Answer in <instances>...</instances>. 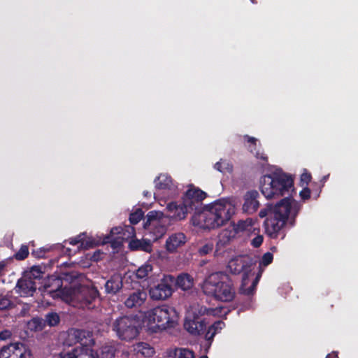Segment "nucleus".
Returning a JSON list of instances; mask_svg holds the SVG:
<instances>
[{
    "label": "nucleus",
    "instance_id": "603ef678",
    "mask_svg": "<svg viewBox=\"0 0 358 358\" xmlns=\"http://www.w3.org/2000/svg\"><path fill=\"white\" fill-rule=\"evenodd\" d=\"M311 190L310 188L306 187L299 193L301 199L306 200L310 197Z\"/></svg>",
    "mask_w": 358,
    "mask_h": 358
},
{
    "label": "nucleus",
    "instance_id": "49530a36",
    "mask_svg": "<svg viewBox=\"0 0 358 358\" xmlns=\"http://www.w3.org/2000/svg\"><path fill=\"white\" fill-rule=\"evenodd\" d=\"M311 174L307 171H305L301 175V185H307L311 180Z\"/></svg>",
    "mask_w": 358,
    "mask_h": 358
},
{
    "label": "nucleus",
    "instance_id": "f3484780",
    "mask_svg": "<svg viewBox=\"0 0 358 358\" xmlns=\"http://www.w3.org/2000/svg\"><path fill=\"white\" fill-rule=\"evenodd\" d=\"M122 280L120 275H113L105 283L107 294L114 295L122 288Z\"/></svg>",
    "mask_w": 358,
    "mask_h": 358
},
{
    "label": "nucleus",
    "instance_id": "e433bc0d",
    "mask_svg": "<svg viewBox=\"0 0 358 358\" xmlns=\"http://www.w3.org/2000/svg\"><path fill=\"white\" fill-rule=\"evenodd\" d=\"M14 307L15 303L11 300L10 296H2L0 297V310H8Z\"/></svg>",
    "mask_w": 358,
    "mask_h": 358
},
{
    "label": "nucleus",
    "instance_id": "f704fd0d",
    "mask_svg": "<svg viewBox=\"0 0 358 358\" xmlns=\"http://www.w3.org/2000/svg\"><path fill=\"white\" fill-rule=\"evenodd\" d=\"M44 322H45V326L55 327L59 323L60 317L57 313H48L45 315Z\"/></svg>",
    "mask_w": 358,
    "mask_h": 358
},
{
    "label": "nucleus",
    "instance_id": "393cba45",
    "mask_svg": "<svg viewBox=\"0 0 358 358\" xmlns=\"http://www.w3.org/2000/svg\"><path fill=\"white\" fill-rule=\"evenodd\" d=\"M134 351L144 357H152L155 353L154 348L147 343L141 342L134 345Z\"/></svg>",
    "mask_w": 358,
    "mask_h": 358
},
{
    "label": "nucleus",
    "instance_id": "7ed1b4c3",
    "mask_svg": "<svg viewBox=\"0 0 358 358\" xmlns=\"http://www.w3.org/2000/svg\"><path fill=\"white\" fill-rule=\"evenodd\" d=\"M203 293L217 301L230 302L236 296L233 282L224 272H215L209 275L202 285Z\"/></svg>",
    "mask_w": 358,
    "mask_h": 358
},
{
    "label": "nucleus",
    "instance_id": "ea45409f",
    "mask_svg": "<svg viewBox=\"0 0 358 358\" xmlns=\"http://www.w3.org/2000/svg\"><path fill=\"white\" fill-rule=\"evenodd\" d=\"M29 248L27 245H22L19 250L13 255V258L18 261L24 260L29 255Z\"/></svg>",
    "mask_w": 358,
    "mask_h": 358
},
{
    "label": "nucleus",
    "instance_id": "a211bd4d",
    "mask_svg": "<svg viewBox=\"0 0 358 358\" xmlns=\"http://www.w3.org/2000/svg\"><path fill=\"white\" fill-rule=\"evenodd\" d=\"M129 248L131 251L150 252L152 250V245L150 239L132 238L129 243Z\"/></svg>",
    "mask_w": 358,
    "mask_h": 358
},
{
    "label": "nucleus",
    "instance_id": "de8ad7c7",
    "mask_svg": "<svg viewBox=\"0 0 358 358\" xmlns=\"http://www.w3.org/2000/svg\"><path fill=\"white\" fill-rule=\"evenodd\" d=\"M231 227L235 228L238 234L239 231H245L246 229L247 224L245 221L239 220L237 224L233 223V224H231Z\"/></svg>",
    "mask_w": 358,
    "mask_h": 358
},
{
    "label": "nucleus",
    "instance_id": "f03ea898",
    "mask_svg": "<svg viewBox=\"0 0 358 358\" xmlns=\"http://www.w3.org/2000/svg\"><path fill=\"white\" fill-rule=\"evenodd\" d=\"M207 194L190 185L182 196L190 209L195 210L192 217V224L203 229H214L227 224L235 213V206L227 199H218L199 211L202 201Z\"/></svg>",
    "mask_w": 358,
    "mask_h": 358
},
{
    "label": "nucleus",
    "instance_id": "8fccbe9b",
    "mask_svg": "<svg viewBox=\"0 0 358 358\" xmlns=\"http://www.w3.org/2000/svg\"><path fill=\"white\" fill-rule=\"evenodd\" d=\"M216 335V332L215 331H213L211 329H210L208 327L206 334H205V339L208 341V347L210 346L213 341V338H214V336Z\"/></svg>",
    "mask_w": 358,
    "mask_h": 358
},
{
    "label": "nucleus",
    "instance_id": "4be33fe9",
    "mask_svg": "<svg viewBox=\"0 0 358 358\" xmlns=\"http://www.w3.org/2000/svg\"><path fill=\"white\" fill-rule=\"evenodd\" d=\"M236 234L237 231L235 228L231 227L230 225L219 234L217 245L220 246H225L236 237Z\"/></svg>",
    "mask_w": 358,
    "mask_h": 358
},
{
    "label": "nucleus",
    "instance_id": "a878e982",
    "mask_svg": "<svg viewBox=\"0 0 358 358\" xmlns=\"http://www.w3.org/2000/svg\"><path fill=\"white\" fill-rule=\"evenodd\" d=\"M155 187L158 189H170L172 183V178L166 174H160L155 178Z\"/></svg>",
    "mask_w": 358,
    "mask_h": 358
},
{
    "label": "nucleus",
    "instance_id": "4468645a",
    "mask_svg": "<svg viewBox=\"0 0 358 358\" xmlns=\"http://www.w3.org/2000/svg\"><path fill=\"white\" fill-rule=\"evenodd\" d=\"M15 292L19 294L22 297H27L33 296L36 290V282L31 280L29 277L23 275L20 278L15 287Z\"/></svg>",
    "mask_w": 358,
    "mask_h": 358
},
{
    "label": "nucleus",
    "instance_id": "a18cd8bd",
    "mask_svg": "<svg viewBox=\"0 0 358 358\" xmlns=\"http://www.w3.org/2000/svg\"><path fill=\"white\" fill-rule=\"evenodd\" d=\"M225 327L224 322L218 320L215 322L211 326L209 327L213 331L216 332V334Z\"/></svg>",
    "mask_w": 358,
    "mask_h": 358
},
{
    "label": "nucleus",
    "instance_id": "1a4fd4ad",
    "mask_svg": "<svg viewBox=\"0 0 358 358\" xmlns=\"http://www.w3.org/2000/svg\"><path fill=\"white\" fill-rule=\"evenodd\" d=\"M91 337L92 334L88 331L71 328L66 331L64 343L69 346L80 343L81 346H84L90 344L93 341Z\"/></svg>",
    "mask_w": 358,
    "mask_h": 358
},
{
    "label": "nucleus",
    "instance_id": "3c124183",
    "mask_svg": "<svg viewBox=\"0 0 358 358\" xmlns=\"http://www.w3.org/2000/svg\"><path fill=\"white\" fill-rule=\"evenodd\" d=\"M263 240V236L262 235H258L251 241V245L254 248H259L262 244Z\"/></svg>",
    "mask_w": 358,
    "mask_h": 358
},
{
    "label": "nucleus",
    "instance_id": "423d86ee",
    "mask_svg": "<svg viewBox=\"0 0 358 358\" xmlns=\"http://www.w3.org/2000/svg\"><path fill=\"white\" fill-rule=\"evenodd\" d=\"M257 261L249 255H238L233 257L228 262L227 267L233 274L243 273V282L247 280L248 273L255 268Z\"/></svg>",
    "mask_w": 358,
    "mask_h": 358
},
{
    "label": "nucleus",
    "instance_id": "4c0bfd02",
    "mask_svg": "<svg viewBox=\"0 0 358 358\" xmlns=\"http://www.w3.org/2000/svg\"><path fill=\"white\" fill-rule=\"evenodd\" d=\"M243 138L248 143H249L248 148V151L252 154L255 153V152L258 149L259 147V143H257L259 142L258 139L255 137L250 136L249 135H244Z\"/></svg>",
    "mask_w": 358,
    "mask_h": 358
},
{
    "label": "nucleus",
    "instance_id": "aec40b11",
    "mask_svg": "<svg viewBox=\"0 0 358 358\" xmlns=\"http://www.w3.org/2000/svg\"><path fill=\"white\" fill-rule=\"evenodd\" d=\"M250 273H248L247 280L245 282H243V278L241 280V285L239 288V293L241 294H243L247 296H253L256 291V287L259 282V275H257L256 278L253 280L252 284L248 287H246L249 283V276Z\"/></svg>",
    "mask_w": 358,
    "mask_h": 358
},
{
    "label": "nucleus",
    "instance_id": "72a5a7b5",
    "mask_svg": "<svg viewBox=\"0 0 358 358\" xmlns=\"http://www.w3.org/2000/svg\"><path fill=\"white\" fill-rule=\"evenodd\" d=\"M172 352L169 357H171ZM174 358H195L194 353L192 350L187 348H177L173 352Z\"/></svg>",
    "mask_w": 358,
    "mask_h": 358
},
{
    "label": "nucleus",
    "instance_id": "c03bdc74",
    "mask_svg": "<svg viewBox=\"0 0 358 358\" xmlns=\"http://www.w3.org/2000/svg\"><path fill=\"white\" fill-rule=\"evenodd\" d=\"M48 251H49L48 249H46L44 248H41L38 250H34L31 252V255L36 258H38V259L44 258L45 253Z\"/></svg>",
    "mask_w": 358,
    "mask_h": 358
},
{
    "label": "nucleus",
    "instance_id": "7c9ffc66",
    "mask_svg": "<svg viewBox=\"0 0 358 358\" xmlns=\"http://www.w3.org/2000/svg\"><path fill=\"white\" fill-rule=\"evenodd\" d=\"M24 275L29 277L31 280L36 281L43 278V272L41 266H34L29 271L24 272Z\"/></svg>",
    "mask_w": 358,
    "mask_h": 358
},
{
    "label": "nucleus",
    "instance_id": "5fc2aeb1",
    "mask_svg": "<svg viewBox=\"0 0 358 358\" xmlns=\"http://www.w3.org/2000/svg\"><path fill=\"white\" fill-rule=\"evenodd\" d=\"M103 255V252H101L100 250H96L94 252L93 255L92 256L91 259L92 260L94 261V262H98L99 261L101 257V256Z\"/></svg>",
    "mask_w": 358,
    "mask_h": 358
},
{
    "label": "nucleus",
    "instance_id": "dca6fc26",
    "mask_svg": "<svg viewBox=\"0 0 358 358\" xmlns=\"http://www.w3.org/2000/svg\"><path fill=\"white\" fill-rule=\"evenodd\" d=\"M145 230V234L149 236L150 240L157 241L161 238L166 232V227L162 222H156L149 226L143 227Z\"/></svg>",
    "mask_w": 358,
    "mask_h": 358
},
{
    "label": "nucleus",
    "instance_id": "39448f33",
    "mask_svg": "<svg viewBox=\"0 0 358 358\" xmlns=\"http://www.w3.org/2000/svg\"><path fill=\"white\" fill-rule=\"evenodd\" d=\"M111 329L122 341H130L139 334L138 321L131 316L118 317L112 322Z\"/></svg>",
    "mask_w": 358,
    "mask_h": 358
},
{
    "label": "nucleus",
    "instance_id": "2eb2a0df",
    "mask_svg": "<svg viewBox=\"0 0 358 358\" xmlns=\"http://www.w3.org/2000/svg\"><path fill=\"white\" fill-rule=\"evenodd\" d=\"M147 292L143 289H137L131 293L124 301L127 308L141 307L147 299Z\"/></svg>",
    "mask_w": 358,
    "mask_h": 358
},
{
    "label": "nucleus",
    "instance_id": "680f3d73",
    "mask_svg": "<svg viewBox=\"0 0 358 358\" xmlns=\"http://www.w3.org/2000/svg\"><path fill=\"white\" fill-rule=\"evenodd\" d=\"M250 1H252V3H257L256 0H250Z\"/></svg>",
    "mask_w": 358,
    "mask_h": 358
},
{
    "label": "nucleus",
    "instance_id": "ddd939ff",
    "mask_svg": "<svg viewBox=\"0 0 358 358\" xmlns=\"http://www.w3.org/2000/svg\"><path fill=\"white\" fill-rule=\"evenodd\" d=\"M259 194L257 190H249L243 195L242 210L244 213L251 215L257 212L260 203Z\"/></svg>",
    "mask_w": 358,
    "mask_h": 358
},
{
    "label": "nucleus",
    "instance_id": "4d7b16f0",
    "mask_svg": "<svg viewBox=\"0 0 358 358\" xmlns=\"http://www.w3.org/2000/svg\"><path fill=\"white\" fill-rule=\"evenodd\" d=\"M6 267V264L4 262H0V275L2 274L3 271L4 270Z\"/></svg>",
    "mask_w": 358,
    "mask_h": 358
},
{
    "label": "nucleus",
    "instance_id": "bf43d9fd",
    "mask_svg": "<svg viewBox=\"0 0 358 358\" xmlns=\"http://www.w3.org/2000/svg\"><path fill=\"white\" fill-rule=\"evenodd\" d=\"M327 177H328V176L323 177V178H322L323 182H325V180H327Z\"/></svg>",
    "mask_w": 358,
    "mask_h": 358
},
{
    "label": "nucleus",
    "instance_id": "b1692460",
    "mask_svg": "<svg viewBox=\"0 0 358 358\" xmlns=\"http://www.w3.org/2000/svg\"><path fill=\"white\" fill-rule=\"evenodd\" d=\"M21 343H10L0 348V358H13Z\"/></svg>",
    "mask_w": 358,
    "mask_h": 358
},
{
    "label": "nucleus",
    "instance_id": "052dcab7",
    "mask_svg": "<svg viewBox=\"0 0 358 358\" xmlns=\"http://www.w3.org/2000/svg\"><path fill=\"white\" fill-rule=\"evenodd\" d=\"M199 358H208L206 355L201 356Z\"/></svg>",
    "mask_w": 358,
    "mask_h": 358
},
{
    "label": "nucleus",
    "instance_id": "9b49d317",
    "mask_svg": "<svg viewBox=\"0 0 358 358\" xmlns=\"http://www.w3.org/2000/svg\"><path fill=\"white\" fill-rule=\"evenodd\" d=\"M124 229L131 234V237L135 236V229L133 227L125 226L124 229L121 227H113L111 229L110 234L104 236L101 244L110 243L113 249L119 248L122 245L120 239L125 238L123 236H121V234H124L123 232Z\"/></svg>",
    "mask_w": 358,
    "mask_h": 358
},
{
    "label": "nucleus",
    "instance_id": "cd10ccee",
    "mask_svg": "<svg viewBox=\"0 0 358 358\" xmlns=\"http://www.w3.org/2000/svg\"><path fill=\"white\" fill-rule=\"evenodd\" d=\"M116 352V348L112 345H106L100 348L96 358H114Z\"/></svg>",
    "mask_w": 358,
    "mask_h": 358
},
{
    "label": "nucleus",
    "instance_id": "37998d69",
    "mask_svg": "<svg viewBox=\"0 0 358 358\" xmlns=\"http://www.w3.org/2000/svg\"><path fill=\"white\" fill-rule=\"evenodd\" d=\"M273 254L269 252H267L263 255L260 264L264 266H267L268 265L271 264V262H273Z\"/></svg>",
    "mask_w": 358,
    "mask_h": 358
},
{
    "label": "nucleus",
    "instance_id": "c85d7f7f",
    "mask_svg": "<svg viewBox=\"0 0 358 358\" xmlns=\"http://www.w3.org/2000/svg\"><path fill=\"white\" fill-rule=\"evenodd\" d=\"M13 358H33V355L31 350L21 343L17 351L13 355Z\"/></svg>",
    "mask_w": 358,
    "mask_h": 358
},
{
    "label": "nucleus",
    "instance_id": "f257e3e1",
    "mask_svg": "<svg viewBox=\"0 0 358 358\" xmlns=\"http://www.w3.org/2000/svg\"><path fill=\"white\" fill-rule=\"evenodd\" d=\"M259 189L268 199L288 194L274 206L268 204L259 213L261 218L266 217L264 222L266 232L271 238H275L286 224L289 215V224L294 226L295 218L301 210V204L291 197L290 193L294 190V179L290 175L282 172L266 174L260 178Z\"/></svg>",
    "mask_w": 358,
    "mask_h": 358
},
{
    "label": "nucleus",
    "instance_id": "6ab92c4d",
    "mask_svg": "<svg viewBox=\"0 0 358 358\" xmlns=\"http://www.w3.org/2000/svg\"><path fill=\"white\" fill-rule=\"evenodd\" d=\"M185 243V236L182 233L172 234L166 241V248L169 252H174Z\"/></svg>",
    "mask_w": 358,
    "mask_h": 358
},
{
    "label": "nucleus",
    "instance_id": "13d9d810",
    "mask_svg": "<svg viewBox=\"0 0 358 358\" xmlns=\"http://www.w3.org/2000/svg\"><path fill=\"white\" fill-rule=\"evenodd\" d=\"M143 195L145 197H150L151 196V192H148V191H144L143 192Z\"/></svg>",
    "mask_w": 358,
    "mask_h": 358
},
{
    "label": "nucleus",
    "instance_id": "0eeeda50",
    "mask_svg": "<svg viewBox=\"0 0 358 358\" xmlns=\"http://www.w3.org/2000/svg\"><path fill=\"white\" fill-rule=\"evenodd\" d=\"M98 296L99 292L95 287L80 286L73 290L71 298L79 303L80 308L92 309L95 306L93 303Z\"/></svg>",
    "mask_w": 358,
    "mask_h": 358
},
{
    "label": "nucleus",
    "instance_id": "473e14b6",
    "mask_svg": "<svg viewBox=\"0 0 358 358\" xmlns=\"http://www.w3.org/2000/svg\"><path fill=\"white\" fill-rule=\"evenodd\" d=\"M162 213L152 210L148 212V213L146 215V220L144 221L143 227L145 226H149L150 224H155L156 222H162L161 217H162Z\"/></svg>",
    "mask_w": 358,
    "mask_h": 358
},
{
    "label": "nucleus",
    "instance_id": "20e7f679",
    "mask_svg": "<svg viewBox=\"0 0 358 358\" xmlns=\"http://www.w3.org/2000/svg\"><path fill=\"white\" fill-rule=\"evenodd\" d=\"M148 329L157 332L174 327L178 320V314L171 306L163 305L148 310L145 315Z\"/></svg>",
    "mask_w": 358,
    "mask_h": 358
},
{
    "label": "nucleus",
    "instance_id": "f8f14e48",
    "mask_svg": "<svg viewBox=\"0 0 358 358\" xmlns=\"http://www.w3.org/2000/svg\"><path fill=\"white\" fill-rule=\"evenodd\" d=\"M166 210L169 212L168 217L175 221L185 220L187 214L194 210L187 206L184 199L180 203L175 201L170 202L166 206Z\"/></svg>",
    "mask_w": 358,
    "mask_h": 358
},
{
    "label": "nucleus",
    "instance_id": "2f4dec72",
    "mask_svg": "<svg viewBox=\"0 0 358 358\" xmlns=\"http://www.w3.org/2000/svg\"><path fill=\"white\" fill-rule=\"evenodd\" d=\"M29 329L34 331H42L45 327V322L41 317H33L28 322Z\"/></svg>",
    "mask_w": 358,
    "mask_h": 358
},
{
    "label": "nucleus",
    "instance_id": "c756f323",
    "mask_svg": "<svg viewBox=\"0 0 358 358\" xmlns=\"http://www.w3.org/2000/svg\"><path fill=\"white\" fill-rule=\"evenodd\" d=\"M214 169L222 173H231L233 171V165L227 160L221 159L215 164Z\"/></svg>",
    "mask_w": 358,
    "mask_h": 358
},
{
    "label": "nucleus",
    "instance_id": "bb28decb",
    "mask_svg": "<svg viewBox=\"0 0 358 358\" xmlns=\"http://www.w3.org/2000/svg\"><path fill=\"white\" fill-rule=\"evenodd\" d=\"M85 234H80L76 237L70 238L69 243L73 245H76L78 243L81 244L82 247L85 248H93L96 245L97 243H94L92 241H85L84 240Z\"/></svg>",
    "mask_w": 358,
    "mask_h": 358
},
{
    "label": "nucleus",
    "instance_id": "6e6552de",
    "mask_svg": "<svg viewBox=\"0 0 358 358\" xmlns=\"http://www.w3.org/2000/svg\"><path fill=\"white\" fill-rule=\"evenodd\" d=\"M175 278L171 275H165L159 283L150 289V296L154 300H165L172 295Z\"/></svg>",
    "mask_w": 358,
    "mask_h": 358
},
{
    "label": "nucleus",
    "instance_id": "e2e57ef3",
    "mask_svg": "<svg viewBox=\"0 0 358 358\" xmlns=\"http://www.w3.org/2000/svg\"><path fill=\"white\" fill-rule=\"evenodd\" d=\"M331 358H333V357H331Z\"/></svg>",
    "mask_w": 358,
    "mask_h": 358
},
{
    "label": "nucleus",
    "instance_id": "412c9836",
    "mask_svg": "<svg viewBox=\"0 0 358 358\" xmlns=\"http://www.w3.org/2000/svg\"><path fill=\"white\" fill-rule=\"evenodd\" d=\"M174 285L182 290H189L194 285V279L188 273H181L175 278Z\"/></svg>",
    "mask_w": 358,
    "mask_h": 358
},
{
    "label": "nucleus",
    "instance_id": "a19ab883",
    "mask_svg": "<svg viewBox=\"0 0 358 358\" xmlns=\"http://www.w3.org/2000/svg\"><path fill=\"white\" fill-rule=\"evenodd\" d=\"M144 216V212L141 208H137L134 212L131 213L129 215V221L131 224H136L138 223Z\"/></svg>",
    "mask_w": 358,
    "mask_h": 358
},
{
    "label": "nucleus",
    "instance_id": "9d476101",
    "mask_svg": "<svg viewBox=\"0 0 358 358\" xmlns=\"http://www.w3.org/2000/svg\"><path fill=\"white\" fill-rule=\"evenodd\" d=\"M206 317L201 315L189 313L185 320L184 328L187 331L193 336H199L203 334L207 326Z\"/></svg>",
    "mask_w": 358,
    "mask_h": 358
},
{
    "label": "nucleus",
    "instance_id": "79ce46f5",
    "mask_svg": "<svg viewBox=\"0 0 358 358\" xmlns=\"http://www.w3.org/2000/svg\"><path fill=\"white\" fill-rule=\"evenodd\" d=\"M213 312L214 310L213 308L201 306L197 311H194L192 314H196L197 316L201 315L202 317H205L206 315H212Z\"/></svg>",
    "mask_w": 358,
    "mask_h": 358
},
{
    "label": "nucleus",
    "instance_id": "6e6d98bb",
    "mask_svg": "<svg viewBox=\"0 0 358 358\" xmlns=\"http://www.w3.org/2000/svg\"><path fill=\"white\" fill-rule=\"evenodd\" d=\"M326 358H338V355L337 352H332L330 354H328Z\"/></svg>",
    "mask_w": 358,
    "mask_h": 358
},
{
    "label": "nucleus",
    "instance_id": "864d4df0",
    "mask_svg": "<svg viewBox=\"0 0 358 358\" xmlns=\"http://www.w3.org/2000/svg\"><path fill=\"white\" fill-rule=\"evenodd\" d=\"M12 336V333L8 329H4L0 331V341H5L10 338Z\"/></svg>",
    "mask_w": 358,
    "mask_h": 358
},
{
    "label": "nucleus",
    "instance_id": "5701e85b",
    "mask_svg": "<svg viewBox=\"0 0 358 358\" xmlns=\"http://www.w3.org/2000/svg\"><path fill=\"white\" fill-rule=\"evenodd\" d=\"M55 287L52 288V285L50 284L45 283L43 286V292H47L50 294L52 298H55L57 296H60L62 294V282L59 278H55L53 280Z\"/></svg>",
    "mask_w": 358,
    "mask_h": 358
},
{
    "label": "nucleus",
    "instance_id": "58836bf2",
    "mask_svg": "<svg viewBox=\"0 0 358 358\" xmlns=\"http://www.w3.org/2000/svg\"><path fill=\"white\" fill-rule=\"evenodd\" d=\"M255 157L262 162V164H267L268 162V157L265 153L264 150L262 148V144L259 143L258 149L252 153Z\"/></svg>",
    "mask_w": 358,
    "mask_h": 358
},
{
    "label": "nucleus",
    "instance_id": "09e8293b",
    "mask_svg": "<svg viewBox=\"0 0 358 358\" xmlns=\"http://www.w3.org/2000/svg\"><path fill=\"white\" fill-rule=\"evenodd\" d=\"M213 248V247L212 244H205L199 248V252L201 255H206L212 252Z\"/></svg>",
    "mask_w": 358,
    "mask_h": 358
},
{
    "label": "nucleus",
    "instance_id": "c9c22d12",
    "mask_svg": "<svg viewBox=\"0 0 358 358\" xmlns=\"http://www.w3.org/2000/svg\"><path fill=\"white\" fill-rule=\"evenodd\" d=\"M152 271V266L150 264L146 263L137 269L136 275L138 279H144L148 276Z\"/></svg>",
    "mask_w": 358,
    "mask_h": 358
}]
</instances>
